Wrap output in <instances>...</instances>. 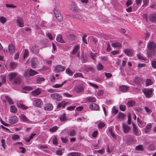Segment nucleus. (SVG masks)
Segmentation results:
<instances>
[{
    "label": "nucleus",
    "mask_w": 156,
    "mask_h": 156,
    "mask_svg": "<svg viewBox=\"0 0 156 156\" xmlns=\"http://www.w3.org/2000/svg\"><path fill=\"white\" fill-rule=\"evenodd\" d=\"M147 47L148 48V49L147 50V57L149 58H152L155 53V49L156 48V44L153 42H151L148 44Z\"/></svg>",
    "instance_id": "1"
},
{
    "label": "nucleus",
    "mask_w": 156,
    "mask_h": 156,
    "mask_svg": "<svg viewBox=\"0 0 156 156\" xmlns=\"http://www.w3.org/2000/svg\"><path fill=\"white\" fill-rule=\"evenodd\" d=\"M142 91L146 97L149 98L151 97L153 90L151 89L144 88Z\"/></svg>",
    "instance_id": "2"
},
{
    "label": "nucleus",
    "mask_w": 156,
    "mask_h": 156,
    "mask_svg": "<svg viewBox=\"0 0 156 156\" xmlns=\"http://www.w3.org/2000/svg\"><path fill=\"white\" fill-rule=\"evenodd\" d=\"M33 104L35 106L41 107L43 105V102L41 99H37L33 101Z\"/></svg>",
    "instance_id": "3"
},
{
    "label": "nucleus",
    "mask_w": 156,
    "mask_h": 156,
    "mask_svg": "<svg viewBox=\"0 0 156 156\" xmlns=\"http://www.w3.org/2000/svg\"><path fill=\"white\" fill-rule=\"evenodd\" d=\"M51 98L56 101H59L62 99V97L57 93L52 94L51 95Z\"/></svg>",
    "instance_id": "4"
},
{
    "label": "nucleus",
    "mask_w": 156,
    "mask_h": 156,
    "mask_svg": "<svg viewBox=\"0 0 156 156\" xmlns=\"http://www.w3.org/2000/svg\"><path fill=\"white\" fill-rule=\"evenodd\" d=\"M65 69V68L64 66L58 65L54 67L53 70L56 73H59L60 72L63 71Z\"/></svg>",
    "instance_id": "5"
},
{
    "label": "nucleus",
    "mask_w": 156,
    "mask_h": 156,
    "mask_svg": "<svg viewBox=\"0 0 156 156\" xmlns=\"http://www.w3.org/2000/svg\"><path fill=\"white\" fill-rule=\"evenodd\" d=\"M123 131L125 133H128L130 130L131 128L126 124L123 123L122 124Z\"/></svg>",
    "instance_id": "6"
},
{
    "label": "nucleus",
    "mask_w": 156,
    "mask_h": 156,
    "mask_svg": "<svg viewBox=\"0 0 156 156\" xmlns=\"http://www.w3.org/2000/svg\"><path fill=\"white\" fill-rule=\"evenodd\" d=\"M22 81V78L20 76H18L13 80L12 84L15 85H19L21 84Z\"/></svg>",
    "instance_id": "7"
},
{
    "label": "nucleus",
    "mask_w": 156,
    "mask_h": 156,
    "mask_svg": "<svg viewBox=\"0 0 156 156\" xmlns=\"http://www.w3.org/2000/svg\"><path fill=\"white\" fill-rule=\"evenodd\" d=\"M53 108V105L50 103H47L45 104L44 107V109L45 110L51 111Z\"/></svg>",
    "instance_id": "8"
},
{
    "label": "nucleus",
    "mask_w": 156,
    "mask_h": 156,
    "mask_svg": "<svg viewBox=\"0 0 156 156\" xmlns=\"http://www.w3.org/2000/svg\"><path fill=\"white\" fill-rule=\"evenodd\" d=\"M4 52L5 53H7L9 52L10 53L13 54L14 52V47L13 45L12 44H9L8 46V50L6 49L5 50L4 49Z\"/></svg>",
    "instance_id": "9"
},
{
    "label": "nucleus",
    "mask_w": 156,
    "mask_h": 156,
    "mask_svg": "<svg viewBox=\"0 0 156 156\" xmlns=\"http://www.w3.org/2000/svg\"><path fill=\"white\" fill-rule=\"evenodd\" d=\"M133 128L132 130L133 133L136 136H139L140 135L139 132L138 130L137 127L134 123L133 122L132 123Z\"/></svg>",
    "instance_id": "10"
},
{
    "label": "nucleus",
    "mask_w": 156,
    "mask_h": 156,
    "mask_svg": "<svg viewBox=\"0 0 156 156\" xmlns=\"http://www.w3.org/2000/svg\"><path fill=\"white\" fill-rule=\"evenodd\" d=\"M74 90L76 92L80 93L83 92L84 90V89L83 87L82 86H77L75 87Z\"/></svg>",
    "instance_id": "11"
},
{
    "label": "nucleus",
    "mask_w": 156,
    "mask_h": 156,
    "mask_svg": "<svg viewBox=\"0 0 156 156\" xmlns=\"http://www.w3.org/2000/svg\"><path fill=\"white\" fill-rule=\"evenodd\" d=\"M17 73H10L8 75L9 80L10 81L13 80L17 76Z\"/></svg>",
    "instance_id": "12"
},
{
    "label": "nucleus",
    "mask_w": 156,
    "mask_h": 156,
    "mask_svg": "<svg viewBox=\"0 0 156 156\" xmlns=\"http://www.w3.org/2000/svg\"><path fill=\"white\" fill-rule=\"evenodd\" d=\"M16 23L17 25L20 27H23L24 26L23 21L22 18L20 17H18L16 20Z\"/></svg>",
    "instance_id": "13"
},
{
    "label": "nucleus",
    "mask_w": 156,
    "mask_h": 156,
    "mask_svg": "<svg viewBox=\"0 0 156 156\" xmlns=\"http://www.w3.org/2000/svg\"><path fill=\"white\" fill-rule=\"evenodd\" d=\"M41 92L40 89L39 88L31 92V94L32 96H35L40 94Z\"/></svg>",
    "instance_id": "14"
},
{
    "label": "nucleus",
    "mask_w": 156,
    "mask_h": 156,
    "mask_svg": "<svg viewBox=\"0 0 156 156\" xmlns=\"http://www.w3.org/2000/svg\"><path fill=\"white\" fill-rule=\"evenodd\" d=\"M129 87L124 85L121 86L119 87V90L123 92H126L129 90Z\"/></svg>",
    "instance_id": "15"
},
{
    "label": "nucleus",
    "mask_w": 156,
    "mask_h": 156,
    "mask_svg": "<svg viewBox=\"0 0 156 156\" xmlns=\"http://www.w3.org/2000/svg\"><path fill=\"white\" fill-rule=\"evenodd\" d=\"M18 120L16 116H12L9 119V122L11 124H14L16 123Z\"/></svg>",
    "instance_id": "16"
},
{
    "label": "nucleus",
    "mask_w": 156,
    "mask_h": 156,
    "mask_svg": "<svg viewBox=\"0 0 156 156\" xmlns=\"http://www.w3.org/2000/svg\"><path fill=\"white\" fill-rule=\"evenodd\" d=\"M39 50L38 47L37 45L33 46L30 49L31 51L35 54L39 52Z\"/></svg>",
    "instance_id": "17"
},
{
    "label": "nucleus",
    "mask_w": 156,
    "mask_h": 156,
    "mask_svg": "<svg viewBox=\"0 0 156 156\" xmlns=\"http://www.w3.org/2000/svg\"><path fill=\"white\" fill-rule=\"evenodd\" d=\"M90 107L91 109L94 110H98L99 109V106L98 105L94 103L91 104Z\"/></svg>",
    "instance_id": "18"
},
{
    "label": "nucleus",
    "mask_w": 156,
    "mask_h": 156,
    "mask_svg": "<svg viewBox=\"0 0 156 156\" xmlns=\"http://www.w3.org/2000/svg\"><path fill=\"white\" fill-rule=\"evenodd\" d=\"M31 66L33 68H35L37 67L36 62H37V59L35 58H33L31 60Z\"/></svg>",
    "instance_id": "19"
},
{
    "label": "nucleus",
    "mask_w": 156,
    "mask_h": 156,
    "mask_svg": "<svg viewBox=\"0 0 156 156\" xmlns=\"http://www.w3.org/2000/svg\"><path fill=\"white\" fill-rule=\"evenodd\" d=\"M82 154L78 152H72L68 154L67 156H81Z\"/></svg>",
    "instance_id": "20"
},
{
    "label": "nucleus",
    "mask_w": 156,
    "mask_h": 156,
    "mask_svg": "<svg viewBox=\"0 0 156 156\" xmlns=\"http://www.w3.org/2000/svg\"><path fill=\"white\" fill-rule=\"evenodd\" d=\"M149 19L151 21L156 22V14H154L150 15L149 17Z\"/></svg>",
    "instance_id": "21"
},
{
    "label": "nucleus",
    "mask_w": 156,
    "mask_h": 156,
    "mask_svg": "<svg viewBox=\"0 0 156 156\" xmlns=\"http://www.w3.org/2000/svg\"><path fill=\"white\" fill-rule=\"evenodd\" d=\"M126 116V115L125 114L121 112H119L117 116V118L122 120L125 119Z\"/></svg>",
    "instance_id": "22"
},
{
    "label": "nucleus",
    "mask_w": 156,
    "mask_h": 156,
    "mask_svg": "<svg viewBox=\"0 0 156 156\" xmlns=\"http://www.w3.org/2000/svg\"><path fill=\"white\" fill-rule=\"evenodd\" d=\"M124 53L129 56H132L133 53V50L131 49H126L124 51Z\"/></svg>",
    "instance_id": "23"
},
{
    "label": "nucleus",
    "mask_w": 156,
    "mask_h": 156,
    "mask_svg": "<svg viewBox=\"0 0 156 156\" xmlns=\"http://www.w3.org/2000/svg\"><path fill=\"white\" fill-rule=\"evenodd\" d=\"M17 66V63L14 62H11L10 64L9 67L10 69H15Z\"/></svg>",
    "instance_id": "24"
},
{
    "label": "nucleus",
    "mask_w": 156,
    "mask_h": 156,
    "mask_svg": "<svg viewBox=\"0 0 156 156\" xmlns=\"http://www.w3.org/2000/svg\"><path fill=\"white\" fill-rule=\"evenodd\" d=\"M152 126L151 124L149 123L147 125V126L145 128V133H147L149 131H150L151 128Z\"/></svg>",
    "instance_id": "25"
},
{
    "label": "nucleus",
    "mask_w": 156,
    "mask_h": 156,
    "mask_svg": "<svg viewBox=\"0 0 156 156\" xmlns=\"http://www.w3.org/2000/svg\"><path fill=\"white\" fill-rule=\"evenodd\" d=\"M17 106L18 108H21L23 110H26L28 108V107L25 105L19 103H17Z\"/></svg>",
    "instance_id": "26"
},
{
    "label": "nucleus",
    "mask_w": 156,
    "mask_h": 156,
    "mask_svg": "<svg viewBox=\"0 0 156 156\" xmlns=\"http://www.w3.org/2000/svg\"><path fill=\"white\" fill-rule=\"evenodd\" d=\"M112 46L113 47L121 48L122 46V44L119 42H115L112 44Z\"/></svg>",
    "instance_id": "27"
},
{
    "label": "nucleus",
    "mask_w": 156,
    "mask_h": 156,
    "mask_svg": "<svg viewBox=\"0 0 156 156\" xmlns=\"http://www.w3.org/2000/svg\"><path fill=\"white\" fill-rule=\"evenodd\" d=\"M56 40L57 41L61 43H65V42L62 39V36L61 35L58 36L57 37Z\"/></svg>",
    "instance_id": "28"
},
{
    "label": "nucleus",
    "mask_w": 156,
    "mask_h": 156,
    "mask_svg": "<svg viewBox=\"0 0 156 156\" xmlns=\"http://www.w3.org/2000/svg\"><path fill=\"white\" fill-rule=\"evenodd\" d=\"M87 101L91 102H94L96 101V99L94 97H89L87 98L86 99Z\"/></svg>",
    "instance_id": "29"
},
{
    "label": "nucleus",
    "mask_w": 156,
    "mask_h": 156,
    "mask_svg": "<svg viewBox=\"0 0 156 156\" xmlns=\"http://www.w3.org/2000/svg\"><path fill=\"white\" fill-rule=\"evenodd\" d=\"M80 46L78 45L76 46L74 48L72 52L73 55H75L78 51Z\"/></svg>",
    "instance_id": "30"
},
{
    "label": "nucleus",
    "mask_w": 156,
    "mask_h": 156,
    "mask_svg": "<svg viewBox=\"0 0 156 156\" xmlns=\"http://www.w3.org/2000/svg\"><path fill=\"white\" fill-rule=\"evenodd\" d=\"M10 111L14 113H16L17 111L16 107L14 105H11L10 107Z\"/></svg>",
    "instance_id": "31"
},
{
    "label": "nucleus",
    "mask_w": 156,
    "mask_h": 156,
    "mask_svg": "<svg viewBox=\"0 0 156 156\" xmlns=\"http://www.w3.org/2000/svg\"><path fill=\"white\" fill-rule=\"evenodd\" d=\"M38 74V73L31 69H30L29 70V75L31 76H32L35 75L36 74Z\"/></svg>",
    "instance_id": "32"
},
{
    "label": "nucleus",
    "mask_w": 156,
    "mask_h": 156,
    "mask_svg": "<svg viewBox=\"0 0 156 156\" xmlns=\"http://www.w3.org/2000/svg\"><path fill=\"white\" fill-rule=\"evenodd\" d=\"M56 19L59 21L62 22L63 20V16L61 14H58L55 16Z\"/></svg>",
    "instance_id": "33"
},
{
    "label": "nucleus",
    "mask_w": 156,
    "mask_h": 156,
    "mask_svg": "<svg viewBox=\"0 0 156 156\" xmlns=\"http://www.w3.org/2000/svg\"><path fill=\"white\" fill-rule=\"evenodd\" d=\"M21 118V119L24 122H29L30 120H29L23 114H21L20 115Z\"/></svg>",
    "instance_id": "34"
},
{
    "label": "nucleus",
    "mask_w": 156,
    "mask_h": 156,
    "mask_svg": "<svg viewBox=\"0 0 156 156\" xmlns=\"http://www.w3.org/2000/svg\"><path fill=\"white\" fill-rule=\"evenodd\" d=\"M67 37L69 40L73 41L74 40L76 39V36L74 35L70 34L67 36Z\"/></svg>",
    "instance_id": "35"
},
{
    "label": "nucleus",
    "mask_w": 156,
    "mask_h": 156,
    "mask_svg": "<svg viewBox=\"0 0 156 156\" xmlns=\"http://www.w3.org/2000/svg\"><path fill=\"white\" fill-rule=\"evenodd\" d=\"M5 98L6 100L9 104L12 105L13 104V101L12 100L11 98H9L8 96H5Z\"/></svg>",
    "instance_id": "36"
},
{
    "label": "nucleus",
    "mask_w": 156,
    "mask_h": 156,
    "mask_svg": "<svg viewBox=\"0 0 156 156\" xmlns=\"http://www.w3.org/2000/svg\"><path fill=\"white\" fill-rule=\"evenodd\" d=\"M153 84V82L150 79H147L145 81L146 86H148Z\"/></svg>",
    "instance_id": "37"
},
{
    "label": "nucleus",
    "mask_w": 156,
    "mask_h": 156,
    "mask_svg": "<svg viewBox=\"0 0 156 156\" xmlns=\"http://www.w3.org/2000/svg\"><path fill=\"white\" fill-rule=\"evenodd\" d=\"M135 102L134 101H130L127 103L126 105L128 107H132L134 105Z\"/></svg>",
    "instance_id": "38"
},
{
    "label": "nucleus",
    "mask_w": 156,
    "mask_h": 156,
    "mask_svg": "<svg viewBox=\"0 0 156 156\" xmlns=\"http://www.w3.org/2000/svg\"><path fill=\"white\" fill-rule=\"evenodd\" d=\"M60 119L62 122L65 121L66 120V115L65 113H64L60 117Z\"/></svg>",
    "instance_id": "39"
},
{
    "label": "nucleus",
    "mask_w": 156,
    "mask_h": 156,
    "mask_svg": "<svg viewBox=\"0 0 156 156\" xmlns=\"http://www.w3.org/2000/svg\"><path fill=\"white\" fill-rule=\"evenodd\" d=\"M135 149L136 150L142 151L144 150L143 146L142 145L137 146Z\"/></svg>",
    "instance_id": "40"
},
{
    "label": "nucleus",
    "mask_w": 156,
    "mask_h": 156,
    "mask_svg": "<svg viewBox=\"0 0 156 156\" xmlns=\"http://www.w3.org/2000/svg\"><path fill=\"white\" fill-rule=\"evenodd\" d=\"M37 83H41L45 80V79L43 77H38L37 78Z\"/></svg>",
    "instance_id": "41"
},
{
    "label": "nucleus",
    "mask_w": 156,
    "mask_h": 156,
    "mask_svg": "<svg viewBox=\"0 0 156 156\" xmlns=\"http://www.w3.org/2000/svg\"><path fill=\"white\" fill-rule=\"evenodd\" d=\"M20 138L19 135L17 134H15L12 135V139L14 140H17Z\"/></svg>",
    "instance_id": "42"
},
{
    "label": "nucleus",
    "mask_w": 156,
    "mask_h": 156,
    "mask_svg": "<svg viewBox=\"0 0 156 156\" xmlns=\"http://www.w3.org/2000/svg\"><path fill=\"white\" fill-rule=\"evenodd\" d=\"M65 104L64 103V101H63L62 102L59 103L57 105V107L58 108H60L62 107L64 108L65 106Z\"/></svg>",
    "instance_id": "43"
},
{
    "label": "nucleus",
    "mask_w": 156,
    "mask_h": 156,
    "mask_svg": "<svg viewBox=\"0 0 156 156\" xmlns=\"http://www.w3.org/2000/svg\"><path fill=\"white\" fill-rule=\"evenodd\" d=\"M73 76L75 78H77L78 77L83 78L82 74L80 73H76Z\"/></svg>",
    "instance_id": "44"
},
{
    "label": "nucleus",
    "mask_w": 156,
    "mask_h": 156,
    "mask_svg": "<svg viewBox=\"0 0 156 156\" xmlns=\"http://www.w3.org/2000/svg\"><path fill=\"white\" fill-rule=\"evenodd\" d=\"M66 72L69 76H72L73 74V72L69 68L66 69Z\"/></svg>",
    "instance_id": "45"
},
{
    "label": "nucleus",
    "mask_w": 156,
    "mask_h": 156,
    "mask_svg": "<svg viewBox=\"0 0 156 156\" xmlns=\"http://www.w3.org/2000/svg\"><path fill=\"white\" fill-rule=\"evenodd\" d=\"M53 12L55 16H56L58 14H61L60 11L57 8H55L53 10Z\"/></svg>",
    "instance_id": "46"
},
{
    "label": "nucleus",
    "mask_w": 156,
    "mask_h": 156,
    "mask_svg": "<svg viewBox=\"0 0 156 156\" xmlns=\"http://www.w3.org/2000/svg\"><path fill=\"white\" fill-rule=\"evenodd\" d=\"M97 53H93L92 52L90 53V55L91 57L94 60H96V55Z\"/></svg>",
    "instance_id": "47"
},
{
    "label": "nucleus",
    "mask_w": 156,
    "mask_h": 156,
    "mask_svg": "<svg viewBox=\"0 0 156 156\" xmlns=\"http://www.w3.org/2000/svg\"><path fill=\"white\" fill-rule=\"evenodd\" d=\"M97 68L98 70H100L103 68V66L100 63H98V64L97 66Z\"/></svg>",
    "instance_id": "48"
},
{
    "label": "nucleus",
    "mask_w": 156,
    "mask_h": 156,
    "mask_svg": "<svg viewBox=\"0 0 156 156\" xmlns=\"http://www.w3.org/2000/svg\"><path fill=\"white\" fill-rule=\"evenodd\" d=\"M58 129V127L57 126H55L51 128L49 130L50 132H53L56 131Z\"/></svg>",
    "instance_id": "49"
},
{
    "label": "nucleus",
    "mask_w": 156,
    "mask_h": 156,
    "mask_svg": "<svg viewBox=\"0 0 156 156\" xmlns=\"http://www.w3.org/2000/svg\"><path fill=\"white\" fill-rule=\"evenodd\" d=\"M140 80V78L138 76H137L133 80V81L136 84H138L139 83Z\"/></svg>",
    "instance_id": "50"
},
{
    "label": "nucleus",
    "mask_w": 156,
    "mask_h": 156,
    "mask_svg": "<svg viewBox=\"0 0 156 156\" xmlns=\"http://www.w3.org/2000/svg\"><path fill=\"white\" fill-rule=\"evenodd\" d=\"M22 88L23 90H25L27 91L30 90L32 89V88L29 86H23Z\"/></svg>",
    "instance_id": "51"
},
{
    "label": "nucleus",
    "mask_w": 156,
    "mask_h": 156,
    "mask_svg": "<svg viewBox=\"0 0 156 156\" xmlns=\"http://www.w3.org/2000/svg\"><path fill=\"white\" fill-rule=\"evenodd\" d=\"M6 21V19L3 16L0 17V21L2 23H5Z\"/></svg>",
    "instance_id": "52"
},
{
    "label": "nucleus",
    "mask_w": 156,
    "mask_h": 156,
    "mask_svg": "<svg viewBox=\"0 0 156 156\" xmlns=\"http://www.w3.org/2000/svg\"><path fill=\"white\" fill-rule=\"evenodd\" d=\"M76 131L74 130H71L69 132V135L71 136H73L76 134Z\"/></svg>",
    "instance_id": "53"
},
{
    "label": "nucleus",
    "mask_w": 156,
    "mask_h": 156,
    "mask_svg": "<svg viewBox=\"0 0 156 156\" xmlns=\"http://www.w3.org/2000/svg\"><path fill=\"white\" fill-rule=\"evenodd\" d=\"M120 109L122 111H124L126 108V106L125 105H121L119 106Z\"/></svg>",
    "instance_id": "54"
},
{
    "label": "nucleus",
    "mask_w": 156,
    "mask_h": 156,
    "mask_svg": "<svg viewBox=\"0 0 156 156\" xmlns=\"http://www.w3.org/2000/svg\"><path fill=\"white\" fill-rule=\"evenodd\" d=\"M53 143L55 145H57L58 144V142L57 141V138L56 136H54L52 140Z\"/></svg>",
    "instance_id": "55"
},
{
    "label": "nucleus",
    "mask_w": 156,
    "mask_h": 156,
    "mask_svg": "<svg viewBox=\"0 0 156 156\" xmlns=\"http://www.w3.org/2000/svg\"><path fill=\"white\" fill-rule=\"evenodd\" d=\"M70 10L72 11H75L76 10V6L75 4H73L72 5H71L70 8Z\"/></svg>",
    "instance_id": "56"
},
{
    "label": "nucleus",
    "mask_w": 156,
    "mask_h": 156,
    "mask_svg": "<svg viewBox=\"0 0 156 156\" xmlns=\"http://www.w3.org/2000/svg\"><path fill=\"white\" fill-rule=\"evenodd\" d=\"M131 123V115L130 113H128L127 123L130 125Z\"/></svg>",
    "instance_id": "57"
},
{
    "label": "nucleus",
    "mask_w": 156,
    "mask_h": 156,
    "mask_svg": "<svg viewBox=\"0 0 156 156\" xmlns=\"http://www.w3.org/2000/svg\"><path fill=\"white\" fill-rule=\"evenodd\" d=\"M105 126V124L102 122H100L99 124L98 125V127L99 129H101L104 127Z\"/></svg>",
    "instance_id": "58"
},
{
    "label": "nucleus",
    "mask_w": 156,
    "mask_h": 156,
    "mask_svg": "<svg viewBox=\"0 0 156 156\" xmlns=\"http://www.w3.org/2000/svg\"><path fill=\"white\" fill-rule=\"evenodd\" d=\"M29 54V51L28 50L25 49L24 55H23V58H25L26 57L28 56Z\"/></svg>",
    "instance_id": "59"
},
{
    "label": "nucleus",
    "mask_w": 156,
    "mask_h": 156,
    "mask_svg": "<svg viewBox=\"0 0 156 156\" xmlns=\"http://www.w3.org/2000/svg\"><path fill=\"white\" fill-rule=\"evenodd\" d=\"M73 17L74 18H76V19H81L82 18V16L78 14H76Z\"/></svg>",
    "instance_id": "60"
},
{
    "label": "nucleus",
    "mask_w": 156,
    "mask_h": 156,
    "mask_svg": "<svg viewBox=\"0 0 156 156\" xmlns=\"http://www.w3.org/2000/svg\"><path fill=\"white\" fill-rule=\"evenodd\" d=\"M38 147L40 149L42 148H48V147L46 145H43L42 144H39L38 145Z\"/></svg>",
    "instance_id": "61"
},
{
    "label": "nucleus",
    "mask_w": 156,
    "mask_h": 156,
    "mask_svg": "<svg viewBox=\"0 0 156 156\" xmlns=\"http://www.w3.org/2000/svg\"><path fill=\"white\" fill-rule=\"evenodd\" d=\"M151 64L152 67L154 68H156V61H151Z\"/></svg>",
    "instance_id": "62"
},
{
    "label": "nucleus",
    "mask_w": 156,
    "mask_h": 156,
    "mask_svg": "<svg viewBox=\"0 0 156 156\" xmlns=\"http://www.w3.org/2000/svg\"><path fill=\"white\" fill-rule=\"evenodd\" d=\"M1 142L2 143V146L4 148H5V140L4 139H2L1 140Z\"/></svg>",
    "instance_id": "63"
},
{
    "label": "nucleus",
    "mask_w": 156,
    "mask_h": 156,
    "mask_svg": "<svg viewBox=\"0 0 156 156\" xmlns=\"http://www.w3.org/2000/svg\"><path fill=\"white\" fill-rule=\"evenodd\" d=\"M76 106H71L67 108V109L69 111H72L75 108Z\"/></svg>",
    "instance_id": "64"
}]
</instances>
